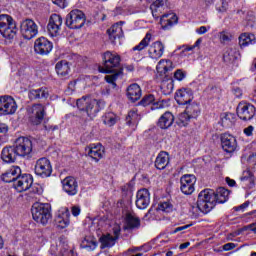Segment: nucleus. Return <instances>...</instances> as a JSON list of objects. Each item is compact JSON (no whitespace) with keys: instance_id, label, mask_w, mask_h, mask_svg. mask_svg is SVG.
I'll list each match as a JSON object with an SVG mask.
<instances>
[{"instance_id":"54","label":"nucleus","mask_w":256,"mask_h":256,"mask_svg":"<svg viewBox=\"0 0 256 256\" xmlns=\"http://www.w3.org/2000/svg\"><path fill=\"white\" fill-rule=\"evenodd\" d=\"M71 213H72L73 217H79V215H81V207L72 206L71 207Z\"/></svg>"},{"instance_id":"28","label":"nucleus","mask_w":256,"mask_h":256,"mask_svg":"<svg viewBox=\"0 0 256 256\" xmlns=\"http://www.w3.org/2000/svg\"><path fill=\"white\" fill-rule=\"evenodd\" d=\"M178 18L175 13L163 14L160 18V25L162 29H171L173 25H177Z\"/></svg>"},{"instance_id":"58","label":"nucleus","mask_w":256,"mask_h":256,"mask_svg":"<svg viewBox=\"0 0 256 256\" xmlns=\"http://www.w3.org/2000/svg\"><path fill=\"white\" fill-rule=\"evenodd\" d=\"M32 191L37 195H41L43 193V188L40 185H34Z\"/></svg>"},{"instance_id":"26","label":"nucleus","mask_w":256,"mask_h":256,"mask_svg":"<svg viewBox=\"0 0 256 256\" xmlns=\"http://www.w3.org/2000/svg\"><path fill=\"white\" fill-rule=\"evenodd\" d=\"M19 175H21V168L19 166H11L1 175V179L4 183L14 184Z\"/></svg>"},{"instance_id":"53","label":"nucleus","mask_w":256,"mask_h":256,"mask_svg":"<svg viewBox=\"0 0 256 256\" xmlns=\"http://www.w3.org/2000/svg\"><path fill=\"white\" fill-rule=\"evenodd\" d=\"M52 3L58 7H61V9H65V7H67V0H52Z\"/></svg>"},{"instance_id":"49","label":"nucleus","mask_w":256,"mask_h":256,"mask_svg":"<svg viewBox=\"0 0 256 256\" xmlns=\"http://www.w3.org/2000/svg\"><path fill=\"white\" fill-rule=\"evenodd\" d=\"M233 39V35L230 32L222 31L219 33L220 43H229Z\"/></svg>"},{"instance_id":"45","label":"nucleus","mask_w":256,"mask_h":256,"mask_svg":"<svg viewBox=\"0 0 256 256\" xmlns=\"http://www.w3.org/2000/svg\"><path fill=\"white\" fill-rule=\"evenodd\" d=\"M237 57H239L237 50L229 48L225 51L223 59L226 63H233Z\"/></svg>"},{"instance_id":"16","label":"nucleus","mask_w":256,"mask_h":256,"mask_svg":"<svg viewBox=\"0 0 256 256\" xmlns=\"http://www.w3.org/2000/svg\"><path fill=\"white\" fill-rule=\"evenodd\" d=\"M54 223L57 229H67L71 224V212L69 211V208H60L57 216L55 217Z\"/></svg>"},{"instance_id":"2","label":"nucleus","mask_w":256,"mask_h":256,"mask_svg":"<svg viewBox=\"0 0 256 256\" xmlns=\"http://www.w3.org/2000/svg\"><path fill=\"white\" fill-rule=\"evenodd\" d=\"M76 105L80 111H85L90 119H94V117H97V113L105 107V102L83 96L77 100Z\"/></svg>"},{"instance_id":"19","label":"nucleus","mask_w":256,"mask_h":256,"mask_svg":"<svg viewBox=\"0 0 256 256\" xmlns=\"http://www.w3.org/2000/svg\"><path fill=\"white\" fill-rule=\"evenodd\" d=\"M62 190L67 193L69 197H75L79 193V182L73 176H67L61 181Z\"/></svg>"},{"instance_id":"62","label":"nucleus","mask_w":256,"mask_h":256,"mask_svg":"<svg viewBox=\"0 0 256 256\" xmlns=\"http://www.w3.org/2000/svg\"><path fill=\"white\" fill-rule=\"evenodd\" d=\"M7 131H9L7 124L0 122V133H7Z\"/></svg>"},{"instance_id":"43","label":"nucleus","mask_w":256,"mask_h":256,"mask_svg":"<svg viewBox=\"0 0 256 256\" xmlns=\"http://www.w3.org/2000/svg\"><path fill=\"white\" fill-rule=\"evenodd\" d=\"M102 121L107 127H113L119 121V116L113 112H108L102 117Z\"/></svg>"},{"instance_id":"1","label":"nucleus","mask_w":256,"mask_h":256,"mask_svg":"<svg viewBox=\"0 0 256 256\" xmlns=\"http://www.w3.org/2000/svg\"><path fill=\"white\" fill-rule=\"evenodd\" d=\"M151 41H153V32L148 31L139 44L132 48L131 53L134 56V59H141L143 56L139 53H141V51H145L146 47H148L147 53L150 59L158 61V59L163 57L165 53V44L159 40L151 44Z\"/></svg>"},{"instance_id":"31","label":"nucleus","mask_w":256,"mask_h":256,"mask_svg":"<svg viewBox=\"0 0 256 256\" xmlns=\"http://www.w3.org/2000/svg\"><path fill=\"white\" fill-rule=\"evenodd\" d=\"M175 122V116L171 112H165L158 120V127L160 129H169Z\"/></svg>"},{"instance_id":"64","label":"nucleus","mask_w":256,"mask_h":256,"mask_svg":"<svg viewBox=\"0 0 256 256\" xmlns=\"http://www.w3.org/2000/svg\"><path fill=\"white\" fill-rule=\"evenodd\" d=\"M75 85H77V81L70 82L68 85V89L71 91H75Z\"/></svg>"},{"instance_id":"36","label":"nucleus","mask_w":256,"mask_h":256,"mask_svg":"<svg viewBox=\"0 0 256 256\" xmlns=\"http://www.w3.org/2000/svg\"><path fill=\"white\" fill-rule=\"evenodd\" d=\"M55 70L59 77H67L71 71V67L69 66V62H67V60H62L56 63Z\"/></svg>"},{"instance_id":"33","label":"nucleus","mask_w":256,"mask_h":256,"mask_svg":"<svg viewBox=\"0 0 256 256\" xmlns=\"http://www.w3.org/2000/svg\"><path fill=\"white\" fill-rule=\"evenodd\" d=\"M241 186L244 189H253L255 187V177H253V173L247 170L243 172V176L241 177Z\"/></svg>"},{"instance_id":"6","label":"nucleus","mask_w":256,"mask_h":256,"mask_svg":"<svg viewBox=\"0 0 256 256\" xmlns=\"http://www.w3.org/2000/svg\"><path fill=\"white\" fill-rule=\"evenodd\" d=\"M32 217L36 223L47 225L51 219V207L49 204L35 203L32 206Z\"/></svg>"},{"instance_id":"7","label":"nucleus","mask_w":256,"mask_h":256,"mask_svg":"<svg viewBox=\"0 0 256 256\" xmlns=\"http://www.w3.org/2000/svg\"><path fill=\"white\" fill-rule=\"evenodd\" d=\"M104 67H99L100 73H113L117 71L119 63H121V58L119 55L111 52H106L103 54Z\"/></svg>"},{"instance_id":"17","label":"nucleus","mask_w":256,"mask_h":256,"mask_svg":"<svg viewBox=\"0 0 256 256\" xmlns=\"http://www.w3.org/2000/svg\"><path fill=\"white\" fill-rule=\"evenodd\" d=\"M121 235V226L115 225L112 229V234H105L100 237L102 248L113 247L117 243V239Z\"/></svg>"},{"instance_id":"56","label":"nucleus","mask_w":256,"mask_h":256,"mask_svg":"<svg viewBox=\"0 0 256 256\" xmlns=\"http://www.w3.org/2000/svg\"><path fill=\"white\" fill-rule=\"evenodd\" d=\"M162 87L163 89H165V87H168V93H171L173 91V82L172 81L163 82Z\"/></svg>"},{"instance_id":"48","label":"nucleus","mask_w":256,"mask_h":256,"mask_svg":"<svg viewBox=\"0 0 256 256\" xmlns=\"http://www.w3.org/2000/svg\"><path fill=\"white\" fill-rule=\"evenodd\" d=\"M227 9H229V2H227V0H219L216 3V11H218V13H225Z\"/></svg>"},{"instance_id":"8","label":"nucleus","mask_w":256,"mask_h":256,"mask_svg":"<svg viewBox=\"0 0 256 256\" xmlns=\"http://www.w3.org/2000/svg\"><path fill=\"white\" fill-rule=\"evenodd\" d=\"M14 149H16V153L18 157H27L31 155L33 151V141L29 139V137L20 136L14 141Z\"/></svg>"},{"instance_id":"38","label":"nucleus","mask_w":256,"mask_h":256,"mask_svg":"<svg viewBox=\"0 0 256 256\" xmlns=\"http://www.w3.org/2000/svg\"><path fill=\"white\" fill-rule=\"evenodd\" d=\"M81 249H86V251H95L97 249V239L93 236H86L81 244Z\"/></svg>"},{"instance_id":"63","label":"nucleus","mask_w":256,"mask_h":256,"mask_svg":"<svg viewBox=\"0 0 256 256\" xmlns=\"http://www.w3.org/2000/svg\"><path fill=\"white\" fill-rule=\"evenodd\" d=\"M226 183H227V185H229V187H235V185H236L235 180H233L229 177H226Z\"/></svg>"},{"instance_id":"23","label":"nucleus","mask_w":256,"mask_h":256,"mask_svg":"<svg viewBox=\"0 0 256 256\" xmlns=\"http://www.w3.org/2000/svg\"><path fill=\"white\" fill-rule=\"evenodd\" d=\"M193 99V90L190 88H181L175 94V101L178 105H189Z\"/></svg>"},{"instance_id":"22","label":"nucleus","mask_w":256,"mask_h":256,"mask_svg":"<svg viewBox=\"0 0 256 256\" xmlns=\"http://www.w3.org/2000/svg\"><path fill=\"white\" fill-rule=\"evenodd\" d=\"M34 50L38 55H49L53 51V43L45 37L37 38L34 42Z\"/></svg>"},{"instance_id":"35","label":"nucleus","mask_w":256,"mask_h":256,"mask_svg":"<svg viewBox=\"0 0 256 256\" xmlns=\"http://www.w3.org/2000/svg\"><path fill=\"white\" fill-rule=\"evenodd\" d=\"M169 165V153L167 152H160L155 160V167L162 171Z\"/></svg>"},{"instance_id":"47","label":"nucleus","mask_w":256,"mask_h":256,"mask_svg":"<svg viewBox=\"0 0 256 256\" xmlns=\"http://www.w3.org/2000/svg\"><path fill=\"white\" fill-rule=\"evenodd\" d=\"M120 75H121V72H114L111 75H106L105 81H106V83H109L110 85H112V87H117V84L115 83V81H117V79H119Z\"/></svg>"},{"instance_id":"34","label":"nucleus","mask_w":256,"mask_h":256,"mask_svg":"<svg viewBox=\"0 0 256 256\" xmlns=\"http://www.w3.org/2000/svg\"><path fill=\"white\" fill-rule=\"evenodd\" d=\"M156 71L160 75H165L169 71H173V62L171 60L161 59L156 66Z\"/></svg>"},{"instance_id":"4","label":"nucleus","mask_w":256,"mask_h":256,"mask_svg":"<svg viewBox=\"0 0 256 256\" xmlns=\"http://www.w3.org/2000/svg\"><path fill=\"white\" fill-rule=\"evenodd\" d=\"M186 105L185 111L180 113L176 119L178 127H187L191 122V119H197V117L201 115V108L197 102H190Z\"/></svg>"},{"instance_id":"55","label":"nucleus","mask_w":256,"mask_h":256,"mask_svg":"<svg viewBox=\"0 0 256 256\" xmlns=\"http://www.w3.org/2000/svg\"><path fill=\"white\" fill-rule=\"evenodd\" d=\"M253 131H255V127L253 126H248L246 127L243 132L247 137H251V135H253Z\"/></svg>"},{"instance_id":"50","label":"nucleus","mask_w":256,"mask_h":256,"mask_svg":"<svg viewBox=\"0 0 256 256\" xmlns=\"http://www.w3.org/2000/svg\"><path fill=\"white\" fill-rule=\"evenodd\" d=\"M153 103H155V96H153V94L144 96L140 101V104H142L143 107H147V105H153Z\"/></svg>"},{"instance_id":"42","label":"nucleus","mask_w":256,"mask_h":256,"mask_svg":"<svg viewBox=\"0 0 256 256\" xmlns=\"http://www.w3.org/2000/svg\"><path fill=\"white\" fill-rule=\"evenodd\" d=\"M221 125L226 129L229 127H233L235 124V114L233 113H223L221 114Z\"/></svg>"},{"instance_id":"21","label":"nucleus","mask_w":256,"mask_h":256,"mask_svg":"<svg viewBox=\"0 0 256 256\" xmlns=\"http://www.w3.org/2000/svg\"><path fill=\"white\" fill-rule=\"evenodd\" d=\"M88 157L94 159L96 163H99L103 157H105V147L101 143L90 144L85 149Z\"/></svg>"},{"instance_id":"52","label":"nucleus","mask_w":256,"mask_h":256,"mask_svg":"<svg viewBox=\"0 0 256 256\" xmlns=\"http://www.w3.org/2000/svg\"><path fill=\"white\" fill-rule=\"evenodd\" d=\"M190 211L194 217H199V215H201V208L199 207V200H197V206H192Z\"/></svg>"},{"instance_id":"32","label":"nucleus","mask_w":256,"mask_h":256,"mask_svg":"<svg viewBox=\"0 0 256 256\" xmlns=\"http://www.w3.org/2000/svg\"><path fill=\"white\" fill-rule=\"evenodd\" d=\"M139 121H141V116L139 115V112H137V109L130 110L126 116V124L128 127L135 129V127L139 125Z\"/></svg>"},{"instance_id":"44","label":"nucleus","mask_w":256,"mask_h":256,"mask_svg":"<svg viewBox=\"0 0 256 256\" xmlns=\"http://www.w3.org/2000/svg\"><path fill=\"white\" fill-rule=\"evenodd\" d=\"M216 203H227L229 200V190L218 188L215 193Z\"/></svg>"},{"instance_id":"15","label":"nucleus","mask_w":256,"mask_h":256,"mask_svg":"<svg viewBox=\"0 0 256 256\" xmlns=\"http://www.w3.org/2000/svg\"><path fill=\"white\" fill-rule=\"evenodd\" d=\"M29 121L33 125H41L43 119H45V106L41 104H35L28 109Z\"/></svg>"},{"instance_id":"57","label":"nucleus","mask_w":256,"mask_h":256,"mask_svg":"<svg viewBox=\"0 0 256 256\" xmlns=\"http://www.w3.org/2000/svg\"><path fill=\"white\" fill-rule=\"evenodd\" d=\"M247 207H249V202H244L243 204H241L240 206L235 207V211H245L247 209Z\"/></svg>"},{"instance_id":"30","label":"nucleus","mask_w":256,"mask_h":256,"mask_svg":"<svg viewBox=\"0 0 256 256\" xmlns=\"http://www.w3.org/2000/svg\"><path fill=\"white\" fill-rule=\"evenodd\" d=\"M121 23L123 22L116 23L107 30L109 39L112 43H115L117 39H121V37H123V27H121Z\"/></svg>"},{"instance_id":"39","label":"nucleus","mask_w":256,"mask_h":256,"mask_svg":"<svg viewBox=\"0 0 256 256\" xmlns=\"http://www.w3.org/2000/svg\"><path fill=\"white\" fill-rule=\"evenodd\" d=\"M141 225V220L133 214H126L124 229H137Z\"/></svg>"},{"instance_id":"61","label":"nucleus","mask_w":256,"mask_h":256,"mask_svg":"<svg viewBox=\"0 0 256 256\" xmlns=\"http://www.w3.org/2000/svg\"><path fill=\"white\" fill-rule=\"evenodd\" d=\"M193 224H187V225H184V226H180V227H177L173 233H179V231H185V229H189V227H191Z\"/></svg>"},{"instance_id":"29","label":"nucleus","mask_w":256,"mask_h":256,"mask_svg":"<svg viewBox=\"0 0 256 256\" xmlns=\"http://www.w3.org/2000/svg\"><path fill=\"white\" fill-rule=\"evenodd\" d=\"M141 95H143V93L141 91V86H139L138 84H131L127 88V97L129 101H132V103H135V101H139L141 99Z\"/></svg>"},{"instance_id":"24","label":"nucleus","mask_w":256,"mask_h":256,"mask_svg":"<svg viewBox=\"0 0 256 256\" xmlns=\"http://www.w3.org/2000/svg\"><path fill=\"white\" fill-rule=\"evenodd\" d=\"M221 145L223 151L226 153H234V151H237V139L231 134L224 133L221 136Z\"/></svg>"},{"instance_id":"25","label":"nucleus","mask_w":256,"mask_h":256,"mask_svg":"<svg viewBox=\"0 0 256 256\" xmlns=\"http://www.w3.org/2000/svg\"><path fill=\"white\" fill-rule=\"evenodd\" d=\"M151 203V193L149 190L143 188L138 190L136 194V207L138 209H147Z\"/></svg>"},{"instance_id":"11","label":"nucleus","mask_w":256,"mask_h":256,"mask_svg":"<svg viewBox=\"0 0 256 256\" xmlns=\"http://www.w3.org/2000/svg\"><path fill=\"white\" fill-rule=\"evenodd\" d=\"M20 31L24 39H27L29 41L33 39V37H37V34L39 33V26L37 25V23H35V21L31 19H26L22 21Z\"/></svg>"},{"instance_id":"10","label":"nucleus","mask_w":256,"mask_h":256,"mask_svg":"<svg viewBox=\"0 0 256 256\" xmlns=\"http://www.w3.org/2000/svg\"><path fill=\"white\" fill-rule=\"evenodd\" d=\"M34 173L37 177H41V179H47V177H51L53 173V166H51V161L47 158H40L36 161L34 166Z\"/></svg>"},{"instance_id":"59","label":"nucleus","mask_w":256,"mask_h":256,"mask_svg":"<svg viewBox=\"0 0 256 256\" xmlns=\"http://www.w3.org/2000/svg\"><path fill=\"white\" fill-rule=\"evenodd\" d=\"M208 31H209V29H208L207 27L201 26L200 28H198V29L196 30V33H197L198 35H205V33H207Z\"/></svg>"},{"instance_id":"13","label":"nucleus","mask_w":256,"mask_h":256,"mask_svg":"<svg viewBox=\"0 0 256 256\" xmlns=\"http://www.w3.org/2000/svg\"><path fill=\"white\" fill-rule=\"evenodd\" d=\"M197 178L193 174H186L180 178V190L184 195H193L195 193V184Z\"/></svg>"},{"instance_id":"9","label":"nucleus","mask_w":256,"mask_h":256,"mask_svg":"<svg viewBox=\"0 0 256 256\" xmlns=\"http://www.w3.org/2000/svg\"><path fill=\"white\" fill-rule=\"evenodd\" d=\"M85 21V13L79 9L72 10L66 17V25L69 29H81Z\"/></svg>"},{"instance_id":"20","label":"nucleus","mask_w":256,"mask_h":256,"mask_svg":"<svg viewBox=\"0 0 256 256\" xmlns=\"http://www.w3.org/2000/svg\"><path fill=\"white\" fill-rule=\"evenodd\" d=\"M33 185V176L31 174H20L16 181L13 183V187L18 193H23V191H28Z\"/></svg>"},{"instance_id":"46","label":"nucleus","mask_w":256,"mask_h":256,"mask_svg":"<svg viewBox=\"0 0 256 256\" xmlns=\"http://www.w3.org/2000/svg\"><path fill=\"white\" fill-rule=\"evenodd\" d=\"M157 211L171 213L173 211V204H171V202H161L157 207Z\"/></svg>"},{"instance_id":"27","label":"nucleus","mask_w":256,"mask_h":256,"mask_svg":"<svg viewBox=\"0 0 256 256\" xmlns=\"http://www.w3.org/2000/svg\"><path fill=\"white\" fill-rule=\"evenodd\" d=\"M19 154L15 149V146L4 147L1 152V159L4 163H15Z\"/></svg>"},{"instance_id":"51","label":"nucleus","mask_w":256,"mask_h":256,"mask_svg":"<svg viewBox=\"0 0 256 256\" xmlns=\"http://www.w3.org/2000/svg\"><path fill=\"white\" fill-rule=\"evenodd\" d=\"M186 77H187V72L181 69L176 70L174 73V79L176 81H183V79H185Z\"/></svg>"},{"instance_id":"14","label":"nucleus","mask_w":256,"mask_h":256,"mask_svg":"<svg viewBox=\"0 0 256 256\" xmlns=\"http://www.w3.org/2000/svg\"><path fill=\"white\" fill-rule=\"evenodd\" d=\"M63 26V18L59 14H52L47 25L50 37H59L61 35V27Z\"/></svg>"},{"instance_id":"37","label":"nucleus","mask_w":256,"mask_h":256,"mask_svg":"<svg viewBox=\"0 0 256 256\" xmlns=\"http://www.w3.org/2000/svg\"><path fill=\"white\" fill-rule=\"evenodd\" d=\"M154 19H159V16L165 10V0H156L150 6Z\"/></svg>"},{"instance_id":"60","label":"nucleus","mask_w":256,"mask_h":256,"mask_svg":"<svg viewBox=\"0 0 256 256\" xmlns=\"http://www.w3.org/2000/svg\"><path fill=\"white\" fill-rule=\"evenodd\" d=\"M236 245L235 243H227L223 246L224 251H231L232 249H235Z\"/></svg>"},{"instance_id":"3","label":"nucleus","mask_w":256,"mask_h":256,"mask_svg":"<svg viewBox=\"0 0 256 256\" xmlns=\"http://www.w3.org/2000/svg\"><path fill=\"white\" fill-rule=\"evenodd\" d=\"M18 31L17 23L13 17L8 14L0 15V35H2L4 39H8L10 41L11 39H15Z\"/></svg>"},{"instance_id":"12","label":"nucleus","mask_w":256,"mask_h":256,"mask_svg":"<svg viewBox=\"0 0 256 256\" xmlns=\"http://www.w3.org/2000/svg\"><path fill=\"white\" fill-rule=\"evenodd\" d=\"M17 102L11 96H0V115H15Z\"/></svg>"},{"instance_id":"40","label":"nucleus","mask_w":256,"mask_h":256,"mask_svg":"<svg viewBox=\"0 0 256 256\" xmlns=\"http://www.w3.org/2000/svg\"><path fill=\"white\" fill-rule=\"evenodd\" d=\"M28 97L32 101L35 99H47V97H49V90L47 88L30 90L28 93Z\"/></svg>"},{"instance_id":"18","label":"nucleus","mask_w":256,"mask_h":256,"mask_svg":"<svg viewBox=\"0 0 256 256\" xmlns=\"http://www.w3.org/2000/svg\"><path fill=\"white\" fill-rule=\"evenodd\" d=\"M237 115L242 121H251L255 117V106L247 102H240L237 106Z\"/></svg>"},{"instance_id":"5","label":"nucleus","mask_w":256,"mask_h":256,"mask_svg":"<svg viewBox=\"0 0 256 256\" xmlns=\"http://www.w3.org/2000/svg\"><path fill=\"white\" fill-rule=\"evenodd\" d=\"M198 205L201 209V213H211V210L217 205V197H215V191L211 189H204L198 194Z\"/></svg>"},{"instance_id":"41","label":"nucleus","mask_w":256,"mask_h":256,"mask_svg":"<svg viewBox=\"0 0 256 256\" xmlns=\"http://www.w3.org/2000/svg\"><path fill=\"white\" fill-rule=\"evenodd\" d=\"M255 42H256V38L253 34L244 33L239 37L240 47H247L249 45H254Z\"/></svg>"}]
</instances>
